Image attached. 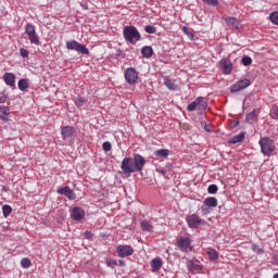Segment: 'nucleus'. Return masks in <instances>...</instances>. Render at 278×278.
Segmentation results:
<instances>
[{
  "instance_id": "1",
  "label": "nucleus",
  "mask_w": 278,
  "mask_h": 278,
  "mask_svg": "<svg viewBox=\"0 0 278 278\" xmlns=\"http://www.w3.org/2000/svg\"><path fill=\"white\" fill-rule=\"evenodd\" d=\"M147 165V160L140 154H134L132 157H124L121 164V168L125 175H131L132 173H140Z\"/></svg>"
},
{
  "instance_id": "2",
  "label": "nucleus",
  "mask_w": 278,
  "mask_h": 278,
  "mask_svg": "<svg viewBox=\"0 0 278 278\" xmlns=\"http://www.w3.org/2000/svg\"><path fill=\"white\" fill-rule=\"evenodd\" d=\"M123 36L126 42L130 45H136L138 41L142 40V35H140V31H138V28L134 25L125 26Z\"/></svg>"
},
{
  "instance_id": "3",
  "label": "nucleus",
  "mask_w": 278,
  "mask_h": 278,
  "mask_svg": "<svg viewBox=\"0 0 278 278\" xmlns=\"http://www.w3.org/2000/svg\"><path fill=\"white\" fill-rule=\"evenodd\" d=\"M260 148H261V153L265 155L266 157H270L273 153H275V140L270 139L269 137H261L258 141Z\"/></svg>"
},
{
  "instance_id": "4",
  "label": "nucleus",
  "mask_w": 278,
  "mask_h": 278,
  "mask_svg": "<svg viewBox=\"0 0 278 278\" xmlns=\"http://www.w3.org/2000/svg\"><path fill=\"white\" fill-rule=\"evenodd\" d=\"M188 112H194V110H198L200 115H203V112L207 110V101H205V98L199 97L193 102L188 104L187 106Z\"/></svg>"
},
{
  "instance_id": "5",
  "label": "nucleus",
  "mask_w": 278,
  "mask_h": 278,
  "mask_svg": "<svg viewBox=\"0 0 278 278\" xmlns=\"http://www.w3.org/2000/svg\"><path fill=\"white\" fill-rule=\"evenodd\" d=\"M65 46L68 51H76V53H80L81 55H90V50H88L85 45L78 42L77 40L66 41Z\"/></svg>"
},
{
  "instance_id": "6",
  "label": "nucleus",
  "mask_w": 278,
  "mask_h": 278,
  "mask_svg": "<svg viewBox=\"0 0 278 278\" xmlns=\"http://www.w3.org/2000/svg\"><path fill=\"white\" fill-rule=\"evenodd\" d=\"M125 80L130 86H134L135 84H138V71L134 67H127L124 73Z\"/></svg>"
},
{
  "instance_id": "7",
  "label": "nucleus",
  "mask_w": 278,
  "mask_h": 278,
  "mask_svg": "<svg viewBox=\"0 0 278 278\" xmlns=\"http://www.w3.org/2000/svg\"><path fill=\"white\" fill-rule=\"evenodd\" d=\"M249 86H251V79L243 78L230 86V92L232 94L236 92H240V90H244V89L249 88Z\"/></svg>"
},
{
  "instance_id": "8",
  "label": "nucleus",
  "mask_w": 278,
  "mask_h": 278,
  "mask_svg": "<svg viewBox=\"0 0 278 278\" xmlns=\"http://www.w3.org/2000/svg\"><path fill=\"white\" fill-rule=\"evenodd\" d=\"M118 257H129L134 255V248L131 245L121 244L116 248Z\"/></svg>"
},
{
  "instance_id": "9",
  "label": "nucleus",
  "mask_w": 278,
  "mask_h": 278,
  "mask_svg": "<svg viewBox=\"0 0 278 278\" xmlns=\"http://www.w3.org/2000/svg\"><path fill=\"white\" fill-rule=\"evenodd\" d=\"M56 192L58 194L66 197L70 201H75V199H77V194H75V191L68 186L58 188Z\"/></svg>"
},
{
  "instance_id": "10",
  "label": "nucleus",
  "mask_w": 278,
  "mask_h": 278,
  "mask_svg": "<svg viewBox=\"0 0 278 278\" xmlns=\"http://www.w3.org/2000/svg\"><path fill=\"white\" fill-rule=\"evenodd\" d=\"M73 220H84L86 218V211L81 206H74L71 212Z\"/></svg>"
},
{
  "instance_id": "11",
  "label": "nucleus",
  "mask_w": 278,
  "mask_h": 278,
  "mask_svg": "<svg viewBox=\"0 0 278 278\" xmlns=\"http://www.w3.org/2000/svg\"><path fill=\"white\" fill-rule=\"evenodd\" d=\"M186 220L190 229H199V227H201V223H203V219H201L197 214L187 216Z\"/></svg>"
},
{
  "instance_id": "12",
  "label": "nucleus",
  "mask_w": 278,
  "mask_h": 278,
  "mask_svg": "<svg viewBox=\"0 0 278 278\" xmlns=\"http://www.w3.org/2000/svg\"><path fill=\"white\" fill-rule=\"evenodd\" d=\"M219 67L224 75H231V71H233V63L228 59H222L219 61Z\"/></svg>"
},
{
  "instance_id": "13",
  "label": "nucleus",
  "mask_w": 278,
  "mask_h": 278,
  "mask_svg": "<svg viewBox=\"0 0 278 278\" xmlns=\"http://www.w3.org/2000/svg\"><path fill=\"white\" fill-rule=\"evenodd\" d=\"M3 81L7 84V86H10V88L16 87V75L14 73L7 72L3 75Z\"/></svg>"
},
{
  "instance_id": "14",
  "label": "nucleus",
  "mask_w": 278,
  "mask_h": 278,
  "mask_svg": "<svg viewBox=\"0 0 278 278\" xmlns=\"http://www.w3.org/2000/svg\"><path fill=\"white\" fill-rule=\"evenodd\" d=\"M75 135V128L73 126H62L61 127V136L63 140L66 138H71Z\"/></svg>"
},
{
  "instance_id": "15",
  "label": "nucleus",
  "mask_w": 278,
  "mask_h": 278,
  "mask_svg": "<svg viewBox=\"0 0 278 278\" xmlns=\"http://www.w3.org/2000/svg\"><path fill=\"white\" fill-rule=\"evenodd\" d=\"M0 121H3L4 123H8V121H10V106H0Z\"/></svg>"
},
{
  "instance_id": "16",
  "label": "nucleus",
  "mask_w": 278,
  "mask_h": 278,
  "mask_svg": "<svg viewBox=\"0 0 278 278\" xmlns=\"http://www.w3.org/2000/svg\"><path fill=\"white\" fill-rule=\"evenodd\" d=\"M177 242H178V249H180V251H188V249H190V238L182 237L178 239Z\"/></svg>"
},
{
  "instance_id": "17",
  "label": "nucleus",
  "mask_w": 278,
  "mask_h": 278,
  "mask_svg": "<svg viewBox=\"0 0 278 278\" xmlns=\"http://www.w3.org/2000/svg\"><path fill=\"white\" fill-rule=\"evenodd\" d=\"M257 116H260V113L254 109L245 115V123H257Z\"/></svg>"
},
{
  "instance_id": "18",
  "label": "nucleus",
  "mask_w": 278,
  "mask_h": 278,
  "mask_svg": "<svg viewBox=\"0 0 278 278\" xmlns=\"http://www.w3.org/2000/svg\"><path fill=\"white\" fill-rule=\"evenodd\" d=\"M187 268L190 270V273H198L199 270H203V266L194 263L192 260L187 262Z\"/></svg>"
},
{
  "instance_id": "19",
  "label": "nucleus",
  "mask_w": 278,
  "mask_h": 278,
  "mask_svg": "<svg viewBox=\"0 0 278 278\" xmlns=\"http://www.w3.org/2000/svg\"><path fill=\"white\" fill-rule=\"evenodd\" d=\"M226 23L229 27H233V29H240L241 27L240 21L236 17H227Z\"/></svg>"
},
{
  "instance_id": "20",
  "label": "nucleus",
  "mask_w": 278,
  "mask_h": 278,
  "mask_svg": "<svg viewBox=\"0 0 278 278\" xmlns=\"http://www.w3.org/2000/svg\"><path fill=\"white\" fill-rule=\"evenodd\" d=\"M203 204L206 205V207H217L218 200L215 197H208L203 201Z\"/></svg>"
},
{
  "instance_id": "21",
  "label": "nucleus",
  "mask_w": 278,
  "mask_h": 278,
  "mask_svg": "<svg viewBox=\"0 0 278 278\" xmlns=\"http://www.w3.org/2000/svg\"><path fill=\"white\" fill-rule=\"evenodd\" d=\"M206 255H208V260H211V262H216V260H218V251L214 248H207Z\"/></svg>"
},
{
  "instance_id": "22",
  "label": "nucleus",
  "mask_w": 278,
  "mask_h": 278,
  "mask_svg": "<svg viewBox=\"0 0 278 278\" xmlns=\"http://www.w3.org/2000/svg\"><path fill=\"white\" fill-rule=\"evenodd\" d=\"M162 258L160 257H156V258H153L151 261V268H152V271L153 273H157V270H160V268H162Z\"/></svg>"
},
{
  "instance_id": "23",
  "label": "nucleus",
  "mask_w": 278,
  "mask_h": 278,
  "mask_svg": "<svg viewBox=\"0 0 278 278\" xmlns=\"http://www.w3.org/2000/svg\"><path fill=\"white\" fill-rule=\"evenodd\" d=\"M163 79H164V85L166 86V88H168V90H173V91L177 90L178 86L177 84H175V80L166 76Z\"/></svg>"
},
{
  "instance_id": "24",
  "label": "nucleus",
  "mask_w": 278,
  "mask_h": 278,
  "mask_svg": "<svg viewBox=\"0 0 278 278\" xmlns=\"http://www.w3.org/2000/svg\"><path fill=\"white\" fill-rule=\"evenodd\" d=\"M18 90L22 92H25V90H28L29 88V81L25 78H21L17 83Z\"/></svg>"
},
{
  "instance_id": "25",
  "label": "nucleus",
  "mask_w": 278,
  "mask_h": 278,
  "mask_svg": "<svg viewBox=\"0 0 278 278\" xmlns=\"http://www.w3.org/2000/svg\"><path fill=\"white\" fill-rule=\"evenodd\" d=\"M155 157L166 159L170 155V150L168 149H159L154 152Z\"/></svg>"
},
{
  "instance_id": "26",
  "label": "nucleus",
  "mask_w": 278,
  "mask_h": 278,
  "mask_svg": "<svg viewBox=\"0 0 278 278\" xmlns=\"http://www.w3.org/2000/svg\"><path fill=\"white\" fill-rule=\"evenodd\" d=\"M142 58H152L153 56V48L151 46H146L141 49Z\"/></svg>"
},
{
  "instance_id": "27",
  "label": "nucleus",
  "mask_w": 278,
  "mask_h": 278,
  "mask_svg": "<svg viewBox=\"0 0 278 278\" xmlns=\"http://www.w3.org/2000/svg\"><path fill=\"white\" fill-rule=\"evenodd\" d=\"M242 140H244V132L232 137L228 142L229 144H238V142H242Z\"/></svg>"
},
{
  "instance_id": "28",
  "label": "nucleus",
  "mask_w": 278,
  "mask_h": 278,
  "mask_svg": "<svg viewBox=\"0 0 278 278\" xmlns=\"http://www.w3.org/2000/svg\"><path fill=\"white\" fill-rule=\"evenodd\" d=\"M142 231H153V225H151V222L143 220L140 224Z\"/></svg>"
},
{
  "instance_id": "29",
  "label": "nucleus",
  "mask_w": 278,
  "mask_h": 278,
  "mask_svg": "<svg viewBox=\"0 0 278 278\" xmlns=\"http://www.w3.org/2000/svg\"><path fill=\"white\" fill-rule=\"evenodd\" d=\"M28 39L31 42V45H36L37 47H40V38H38V35L36 33L33 35H28Z\"/></svg>"
},
{
  "instance_id": "30",
  "label": "nucleus",
  "mask_w": 278,
  "mask_h": 278,
  "mask_svg": "<svg viewBox=\"0 0 278 278\" xmlns=\"http://www.w3.org/2000/svg\"><path fill=\"white\" fill-rule=\"evenodd\" d=\"M25 34H26L27 36H31V35H34V34H36V26H34V24H27V25L25 26Z\"/></svg>"
},
{
  "instance_id": "31",
  "label": "nucleus",
  "mask_w": 278,
  "mask_h": 278,
  "mask_svg": "<svg viewBox=\"0 0 278 278\" xmlns=\"http://www.w3.org/2000/svg\"><path fill=\"white\" fill-rule=\"evenodd\" d=\"M251 249L256 255H264V249L260 248L256 243H252Z\"/></svg>"
},
{
  "instance_id": "32",
  "label": "nucleus",
  "mask_w": 278,
  "mask_h": 278,
  "mask_svg": "<svg viewBox=\"0 0 278 278\" xmlns=\"http://www.w3.org/2000/svg\"><path fill=\"white\" fill-rule=\"evenodd\" d=\"M241 64H243V66H251V64H253V59L249 55H244L241 59Z\"/></svg>"
},
{
  "instance_id": "33",
  "label": "nucleus",
  "mask_w": 278,
  "mask_h": 278,
  "mask_svg": "<svg viewBox=\"0 0 278 278\" xmlns=\"http://www.w3.org/2000/svg\"><path fill=\"white\" fill-rule=\"evenodd\" d=\"M2 214L4 216V218H8V216H10V214H12V206L5 204L2 206Z\"/></svg>"
},
{
  "instance_id": "34",
  "label": "nucleus",
  "mask_w": 278,
  "mask_h": 278,
  "mask_svg": "<svg viewBox=\"0 0 278 278\" xmlns=\"http://www.w3.org/2000/svg\"><path fill=\"white\" fill-rule=\"evenodd\" d=\"M270 116L275 121H278V105L277 104L273 105L271 111H270Z\"/></svg>"
},
{
  "instance_id": "35",
  "label": "nucleus",
  "mask_w": 278,
  "mask_h": 278,
  "mask_svg": "<svg viewBox=\"0 0 278 278\" xmlns=\"http://www.w3.org/2000/svg\"><path fill=\"white\" fill-rule=\"evenodd\" d=\"M22 268H30L31 267V260L25 257L21 261Z\"/></svg>"
},
{
  "instance_id": "36",
  "label": "nucleus",
  "mask_w": 278,
  "mask_h": 278,
  "mask_svg": "<svg viewBox=\"0 0 278 278\" xmlns=\"http://www.w3.org/2000/svg\"><path fill=\"white\" fill-rule=\"evenodd\" d=\"M269 21L274 24V25H278V12H271L269 15Z\"/></svg>"
},
{
  "instance_id": "37",
  "label": "nucleus",
  "mask_w": 278,
  "mask_h": 278,
  "mask_svg": "<svg viewBox=\"0 0 278 278\" xmlns=\"http://www.w3.org/2000/svg\"><path fill=\"white\" fill-rule=\"evenodd\" d=\"M75 105L77 108H84V105H86V99L81 98V97L76 98L75 99Z\"/></svg>"
},
{
  "instance_id": "38",
  "label": "nucleus",
  "mask_w": 278,
  "mask_h": 278,
  "mask_svg": "<svg viewBox=\"0 0 278 278\" xmlns=\"http://www.w3.org/2000/svg\"><path fill=\"white\" fill-rule=\"evenodd\" d=\"M144 31H146V34H156L157 27H155L153 25H147L144 27Z\"/></svg>"
},
{
  "instance_id": "39",
  "label": "nucleus",
  "mask_w": 278,
  "mask_h": 278,
  "mask_svg": "<svg viewBox=\"0 0 278 278\" xmlns=\"http://www.w3.org/2000/svg\"><path fill=\"white\" fill-rule=\"evenodd\" d=\"M106 265L109 268H116V266H118V262H116L114 258H109L106 260Z\"/></svg>"
},
{
  "instance_id": "40",
  "label": "nucleus",
  "mask_w": 278,
  "mask_h": 278,
  "mask_svg": "<svg viewBox=\"0 0 278 278\" xmlns=\"http://www.w3.org/2000/svg\"><path fill=\"white\" fill-rule=\"evenodd\" d=\"M207 192H208V194H216V192H218V186L210 185L207 187Z\"/></svg>"
},
{
  "instance_id": "41",
  "label": "nucleus",
  "mask_w": 278,
  "mask_h": 278,
  "mask_svg": "<svg viewBox=\"0 0 278 278\" xmlns=\"http://www.w3.org/2000/svg\"><path fill=\"white\" fill-rule=\"evenodd\" d=\"M124 58H125V54L123 53V50H121V48L116 49L115 60H123Z\"/></svg>"
},
{
  "instance_id": "42",
  "label": "nucleus",
  "mask_w": 278,
  "mask_h": 278,
  "mask_svg": "<svg viewBox=\"0 0 278 278\" xmlns=\"http://www.w3.org/2000/svg\"><path fill=\"white\" fill-rule=\"evenodd\" d=\"M102 149L103 151H105L108 153V151H112V143L110 141H105L102 144Z\"/></svg>"
},
{
  "instance_id": "43",
  "label": "nucleus",
  "mask_w": 278,
  "mask_h": 278,
  "mask_svg": "<svg viewBox=\"0 0 278 278\" xmlns=\"http://www.w3.org/2000/svg\"><path fill=\"white\" fill-rule=\"evenodd\" d=\"M20 55L22 58H29V51L27 49H25V48H21L20 49Z\"/></svg>"
},
{
  "instance_id": "44",
  "label": "nucleus",
  "mask_w": 278,
  "mask_h": 278,
  "mask_svg": "<svg viewBox=\"0 0 278 278\" xmlns=\"http://www.w3.org/2000/svg\"><path fill=\"white\" fill-rule=\"evenodd\" d=\"M8 101V91L3 90L0 96V103H5Z\"/></svg>"
},
{
  "instance_id": "45",
  "label": "nucleus",
  "mask_w": 278,
  "mask_h": 278,
  "mask_svg": "<svg viewBox=\"0 0 278 278\" xmlns=\"http://www.w3.org/2000/svg\"><path fill=\"white\" fill-rule=\"evenodd\" d=\"M203 3H206V5H213L216 7L218 5V0H202Z\"/></svg>"
},
{
  "instance_id": "46",
  "label": "nucleus",
  "mask_w": 278,
  "mask_h": 278,
  "mask_svg": "<svg viewBox=\"0 0 278 278\" xmlns=\"http://www.w3.org/2000/svg\"><path fill=\"white\" fill-rule=\"evenodd\" d=\"M182 31L188 36V38H194V35L190 33V28H188L187 26L182 27Z\"/></svg>"
},
{
  "instance_id": "47",
  "label": "nucleus",
  "mask_w": 278,
  "mask_h": 278,
  "mask_svg": "<svg viewBox=\"0 0 278 278\" xmlns=\"http://www.w3.org/2000/svg\"><path fill=\"white\" fill-rule=\"evenodd\" d=\"M201 211L203 212V214L207 215V214H210V206L203 204L201 206Z\"/></svg>"
},
{
  "instance_id": "48",
  "label": "nucleus",
  "mask_w": 278,
  "mask_h": 278,
  "mask_svg": "<svg viewBox=\"0 0 278 278\" xmlns=\"http://www.w3.org/2000/svg\"><path fill=\"white\" fill-rule=\"evenodd\" d=\"M92 236H94V235L90 230L85 231V238H87V240H90V238H92Z\"/></svg>"
},
{
  "instance_id": "49",
  "label": "nucleus",
  "mask_w": 278,
  "mask_h": 278,
  "mask_svg": "<svg viewBox=\"0 0 278 278\" xmlns=\"http://www.w3.org/2000/svg\"><path fill=\"white\" fill-rule=\"evenodd\" d=\"M203 128H204V131H206L207 134L212 132V129H210V125L204 124Z\"/></svg>"
},
{
  "instance_id": "50",
  "label": "nucleus",
  "mask_w": 278,
  "mask_h": 278,
  "mask_svg": "<svg viewBox=\"0 0 278 278\" xmlns=\"http://www.w3.org/2000/svg\"><path fill=\"white\" fill-rule=\"evenodd\" d=\"M118 266H122V268H125V266H127V263H125V261L119 260Z\"/></svg>"
},
{
  "instance_id": "51",
  "label": "nucleus",
  "mask_w": 278,
  "mask_h": 278,
  "mask_svg": "<svg viewBox=\"0 0 278 278\" xmlns=\"http://www.w3.org/2000/svg\"><path fill=\"white\" fill-rule=\"evenodd\" d=\"M238 125H240V121H235L233 127H238Z\"/></svg>"
},
{
  "instance_id": "52",
  "label": "nucleus",
  "mask_w": 278,
  "mask_h": 278,
  "mask_svg": "<svg viewBox=\"0 0 278 278\" xmlns=\"http://www.w3.org/2000/svg\"><path fill=\"white\" fill-rule=\"evenodd\" d=\"M84 10H88V4H83Z\"/></svg>"
},
{
  "instance_id": "53",
  "label": "nucleus",
  "mask_w": 278,
  "mask_h": 278,
  "mask_svg": "<svg viewBox=\"0 0 278 278\" xmlns=\"http://www.w3.org/2000/svg\"><path fill=\"white\" fill-rule=\"evenodd\" d=\"M166 168H173V164H167Z\"/></svg>"
},
{
  "instance_id": "54",
  "label": "nucleus",
  "mask_w": 278,
  "mask_h": 278,
  "mask_svg": "<svg viewBox=\"0 0 278 278\" xmlns=\"http://www.w3.org/2000/svg\"><path fill=\"white\" fill-rule=\"evenodd\" d=\"M161 173H162V175H166V170H162Z\"/></svg>"
},
{
  "instance_id": "55",
  "label": "nucleus",
  "mask_w": 278,
  "mask_h": 278,
  "mask_svg": "<svg viewBox=\"0 0 278 278\" xmlns=\"http://www.w3.org/2000/svg\"><path fill=\"white\" fill-rule=\"evenodd\" d=\"M273 278H278V273H277V274H275Z\"/></svg>"
}]
</instances>
